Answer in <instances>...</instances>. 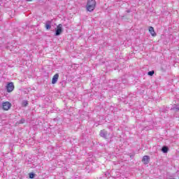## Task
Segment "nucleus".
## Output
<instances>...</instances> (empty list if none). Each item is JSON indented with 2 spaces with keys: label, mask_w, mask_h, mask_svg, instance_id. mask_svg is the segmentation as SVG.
I'll list each match as a JSON object with an SVG mask.
<instances>
[{
  "label": "nucleus",
  "mask_w": 179,
  "mask_h": 179,
  "mask_svg": "<svg viewBox=\"0 0 179 179\" xmlns=\"http://www.w3.org/2000/svg\"><path fill=\"white\" fill-rule=\"evenodd\" d=\"M51 24H52V21L51 20H48L45 23V27L46 30H51Z\"/></svg>",
  "instance_id": "7"
},
{
  "label": "nucleus",
  "mask_w": 179,
  "mask_h": 179,
  "mask_svg": "<svg viewBox=\"0 0 179 179\" xmlns=\"http://www.w3.org/2000/svg\"><path fill=\"white\" fill-rule=\"evenodd\" d=\"M14 89H15V85H13V83L10 82L7 84L6 91L8 93H10L11 92H13Z\"/></svg>",
  "instance_id": "4"
},
{
  "label": "nucleus",
  "mask_w": 179,
  "mask_h": 179,
  "mask_svg": "<svg viewBox=\"0 0 179 179\" xmlns=\"http://www.w3.org/2000/svg\"><path fill=\"white\" fill-rule=\"evenodd\" d=\"M36 174H34V173H29V178H34Z\"/></svg>",
  "instance_id": "15"
},
{
  "label": "nucleus",
  "mask_w": 179,
  "mask_h": 179,
  "mask_svg": "<svg viewBox=\"0 0 179 179\" xmlns=\"http://www.w3.org/2000/svg\"><path fill=\"white\" fill-rule=\"evenodd\" d=\"M58 78H59V74H58V73H56L53 76V78L52 79V85H55V83H57V82H58Z\"/></svg>",
  "instance_id": "8"
},
{
  "label": "nucleus",
  "mask_w": 179,
  "mask_h": 179,
  "mask_svg": "<svg viewBox=\"0 0 179 179\" xmlns=\"http://www.w3.org/2000/svg\"><path fill=\"white\" fill-rule=\"evenodd\" d=\"M62 31H63L62 24H59L55 29V36H61Z\"/></svg>",
  "instance_id": "3"
},
{
  "label": "nucleus",
  "mask_w": 179,
  "mask_h": 179,
  "mask_svg": "<svg viewBox=\"0 0 179 179\" xmlns=\"http://www.w3.org/2000/svg\"><path fill=\"white\" fill-rule=\"evenodd\" d=\"M149 32L150 33L151 36L155 37L156 36V32L155 31V28L153 27H149Z\"/></svg>",
  "instance_id": "10"
},
{
  "label": "nucleus",
  "mask_w": 179,
  "mask_h": 179,
  "mask_svg": "<svg viewBox=\"0 0 179 179\" xmlns=\"http://www.w3.org/2000/svg\"><path fill=\"white\" fill-rule=\"evenodd\" d=\"M24 122H26V120L22 118L20 120L19 124H24Z\"/></svg>",
  "instance_id": "16"
},
{
  "label": "nucleus",
  "mask_w": 179,
  "mask_h": 179,
  "mask_svg": "<svg viewBox=\"0 0 179 179\" xmlns=\"http://www.w3.org/2000/svg\"><path fill=\"white\" fill-rule=\"evenodd\" d=\"M0 106H1V101H0Z\"/></svg>",
  "instance_id": "19"
},
{
  "label": "nucleus",
  "mask_w": 179,
  "mask_h": 179,
  "mask_svg": "<svg viewBox=\"0 0 179 179\" xmlns=\"http://www.w3.org/2000/svg\"><path fill=\"white\" fill-rule=\"evenodd\" d=\"M86 8L88 12H93L96 8V0H87Z\"/></svg>",
  "instance_id": "1"
},
{
  "label": "nucleus",
  "mask_w": 179,
  "mask_h": 179,
  "mask_svg": "<svg viewBox=\"0 0 179 179\" xmlns=\"http://www.w3.org/2000/svg\"><path fill=\"white\" fill-rule=\"evenodd\" d=\"M29 106V102L27 101H23L22 103V107H27Z\"/></svg>",
  "instance_id": "12"
},
{
  "label": "nucleus",
  "mask_w": 179,
  "mask_h": 179,
  "mask_svg": "<svg viewBox=\"0 0 179 179\" xmlns=\"http://www.w3.org/2000/svg\"><path fill=\"white\" fill-rule=\"evenodd\" d=\"M148 75L149 76H153V75H155V71H149V72L148 73Z\"/></svg>",
  "instance_id": "13"
},
{
  "label": "nucleus",
  "mask_w": 179,
  "mask_h": 179,
  "mask_svg": "<svg viewBox=\"0 0 179 179\" xmlns=\"http://www.w3.org/2000/svg\"><path fill=\"white\" fill-rule=\"evenodd\" d=\"M33 0H27V2H31Z\"/></svg>",
  "instance_id": "18"
},
{
  "label": "nucleus",
  "mask_w": 179,
  "mask_h": 179,
  "mask_svg": "<svg viewBox=\"0 0 179 179\" xmlns=\"http://www.w3.org/2000/svg\"><path fill=\"white\" fill-rule=\"evenodd\" d=\"M162 152L163 153H167V152H169V147H167L166 145L163 146L162 148Z\"/></svg>",
  "instance_id": "11"
},
{
  "label": "nucleus",
  "mask_w": 179,
  "mask_h": 179,
  "mask_svg": "<svg viewBox=\"0 0 179 179\" xmlns=\"http://www.w3.org/2000/svg\"><path fill=\"white\" fill-rule=\"evenodd\" d=\"M126 12H127V13H131V10H127Z\"/></svg>",
  "instance_id": "17"
},
{
  "label": "nucleus",
  "mask_w": 179,
  "mask_h": 179,
  "mask_svg": "<svg viewBox=\"0 0 179 179\" xmlns=\"http://www.w3.org/2000/svg\"><path fill=\"white\" fill-rule=\"evenodd\" d=\"M142 162L144 164H149V162H150V157H149V155H145L142 159Z\"/></svg>",
  "instance_id": "6"
},
{
  "label": "nucleus",
  "mask_w": 179,
  "mask_h": 179,
  "mask_svg": "<svg viewBox=\"0 0 179 179\" xmlns=\"http://www.w3.org/2000/svg\"><path fill=\"white\" fill-rule=\"evenodd\" d=\"M99 135L101 138H104V139H107L108 136V132L103 129V130H101Z\"/></svg>",
  "instance_id": "5"
},
{
  "label": "nucleus",
  "mask_w": 179,
  "mask_h": 179,
  "mask_svg": "<svg viewBox=\"0 0 179 179\" xmlns=\"http://www.w3.org/2000/svg\"><path fill=\"white\" fill-rule=\"evenodd\" d=\"M12 107V103L9 101L3 102L1 105V108L4 111H8Z\"/></svg>",
  "instance_id": "2"
},
{
  "label": "nucleus",
  "mask_w": 179,
  "mask_h": 179,
  "mask_svg": "<svg viewBox=\"0 0 179 179\" xmlns=\"http://www.w3.org/2000/svg\"><path fill=\"white\" fill-rule=\"evenodd\" d=\"M104 176H105V177L106 178H110V173H108V172H105V173H104Z\"/></svg>",
  "instance_id": "14"
},
{
  "label": "nucleus",
  "mask_w": 179,
  "mask_h": 179,
  "mask_svg": "<svg viewBox=\"0 0 179 179\" xmlns=\"http://www.w3.org/2000/svg\"><path fill=\"white\" fill-rule=\"evenodd\" d=\"M171 110L174 111L175 113H178L179 111V105L178 104H174L171 108Z\"/></svg>",
  "instance_id": "9"
}]
</instances>
